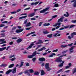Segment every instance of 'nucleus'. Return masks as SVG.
Masks as SVG:
<instances>
[{
  "instance_id": "nucleus-1",
  "label": "nucleus",
  "mask_w": 76,
  "mask_h": 76,
  "mask_svg": "<svg viewBox=\"0 0 76 76\" xmlns=\"http://www.w3.org/2000/svg\"><path fill=\"white\" fill-rule=\"evenodd\" d=\"M71 37L70 36H68V38L69 39H71L72 38H74V35H76V32H73L71 34Z\"/></svg>"
},
{
  "instance_id": "nucleus-2",
  "label": "nucleus",
  "mask_w": 76,
  "mask_h": 76,
  "mask_svg": "<svg viewBox=\"0 0 76 76\" xmlns=\"http://www.w3.org/2000/svg\"><path fill=\"white\" fill-rule=\"evenodd\" d=\"M45 68L46 69H47V71H50L51 69L49 66V63H46L45 65Z\"/></svg>"
},
{
  "instance_id": "nucleus-3",
  "label": "nucleus",
  "mask_w": 76,
  "mask_h": 76,
  "mask_svg": "<svg viewBox=\"0 0 76 76\" xmlns=\"http://www.w3.org/2000/svg\"><path fill=\"white\" fill-rule=\"evenodd\" d=\"M48 9H49V8H46L45 9H43L42 10L40 11L39 12L40 13H45V12L47 11Z\"/></svg>"
},
{
  "instance_id": "nucleus-4",
  "label": "nucleus",
  "mask_w": 76,
  "mask_h": 76,
  "mask_svg": "<svg viewBox=\"0 0 76 76\" xmlns=\"http://www.w3.org/2000/svg\"><path fill=\"white\" fill-rule=\"evenodd\" d=\"M62 59L61 58H60V57H58V58H57L56 60V61L57 63H61L62 62Z\"/></svg>"
},
{
  "instance_id": "nucleus-5",
  "label": "nucleus",
  "mask_w": 76,
  "mask_h": 76,
  "mask_svg": "<svg viewBox=\"0 0 76 76\" xmlns=\"http://www.w3.org/2000/svg\"><path fill=\"white\" fill-rule=\"evenodd\" d=\"M23 73H24L25 75L27 74V76H31V74H30V73L29 72V71L28 70H26L24 72H23Z\"/></svg>"
},
{
  "instance_id": "nucleus-6",
  "label": "nucleus",
  "mask_w": 76,
  "mask_h": 76,
  "mask_svg": "<svg viewBox=\"0 0 76 76\" xmlns=\"http://www.w3.org/2000/svg\"><path fill=\"white\" fill-rule=\"evenodd\" d=\"M74 3L73 4V6L74 7H76V0H73L71 1V3H73L74 2Z\"/></svg>"
},
{
  "instance_id": "nucleus-7",
  "label": "nucleus",
  "mask_w": 76,
  "mask_h": 76,
  "mask_svg": "<svg viewBox=\"0 0 76 76\" xmlns=\"http://www.w3.org/2000/svg\"><path fill=\"white\" fill-rule=\"evenodd\" d=\"M23 30H24V29H18L15 31V32L16 33H20V32H22Z\"/></svg>"
},
{
  "instance_id": "nucleus-8",
  "label": "nucleus",
  "mask_w": 76,
  "mask_h": 76,
  "mask_svg": "<svg viewBox=\"0 0 76 76\" xmlns=\"http://www.w3.org/2000/svg\"><path fill=\"white\" fill-rule=\"evenodd\" d=\"M39 60L40 61H44L45 60V59L44 57L40 58L39 59Z\"/></svg>"
},
{
  "instance_id": "nucleus-9",
  "label": "nucleus",
  "mask_w": 76,
  "mask_h": 76,
  "mask_svg": "<svg viewBox=\"0 0 76 76\" xmlns=\"http://www.w3.org/2000/svg\"><path fill=\"white\" fill-rule=\"evenodd\" d=\"M64 61H62V63H60V64L58 65V67H63V64H64Z\"/></svg>"
},
{
  "instance_id": "nucleus-10",
  "label": "nucleus",
  "mask_w": 76,
  "mask_h": 76,
  "mask_svg": "<svg viewBox=\"0 0 76 76\" xmlns=\"http://www.w3.org/2000/svg\"><path fill=\"white\" fill-rule=\"evenodd\" d=\"M12 70L13 69H9L6 72V74L7 75L9 74V73H11V72H12Z\"/></svg>"
},
{
  "instance_id": "nucleus-11",
  "label": "nucleus",
  "mask_w": 76,
  "mask_h": 76,
  "mask_svg": "<svg viewBox=\"0 0 76 76\" xmlns=\"http://www.w3.org/2000/svg\"><path fill=\"white\" fill-rule=\"evenodd\" d=\"M35 12H33L31 14L28 15V17H30V18H31V17H33L34 16H35Z\"/></svg>"
},
{
  "instance_id": "nucleus-12",
  "label": "nucleus",
  "mask_w": 76,
  "mask_h": 76,
  "mask_svg": "<svg viewBox=\"0 0 76 76\" xmlns=\"http://www.w3.org/2000/svg\"><path fill=\"white\" fill-rule=\"evenodd\" d=\"M42 43H43V42H42V41L41 39H39L38 40V42H37L36 44L38 45L40 44H42Z\"/></svg>"
},
{
  "instance_id": "nucleus-13",
  "label": "nucleus",
  "mask_w": 76,
  "mask_h": 76,
  "mask_svg": "<svg viewBox=\"0 0 76 76\" xmlns=\"http://www.w3.org/2000/svg\"><path fill=\"white\" fill-rule=\"evenodd\" d=\"M60 25H61V23H57L55 24V25H53V26H60Z\"/></svg>"
},
{
  "instance_id": "nucleus-14",
  "label": "nucleus",
  "mask_w": 76,
  "mask_h": 76,
  "mask_svg": "<svg viewBox=\"0 0 76 76\" xmlns=\"http://www.w3.org/2000/svg\"><path fill=\"white\" fill-rule=\"evenodd\" d=\"M63 18H64L63 17L61 18L58 20V22H62L63 21Z\"/></svg>"
},
{
  "instance_id": "nucleus-15",
  "label": "nucleus",
  "mask_w": 76,
  "mask_h": 76,
  "mask_svg": "<svg viewBox=\"0 0 76 76\" xmlns=\"http://www.w3.org/2000/svg\"><path fill=\"white\" fill-rule=\"evenodd\" d=\"M12 72L13 74L16 73V67H15L14 68Z\"/></svg>"
},
{
  "instance_id": "nucleus-16",
  "label": "nucleus",
  "mask_w": 76,
  "mask_h": 76,
  "mask_svg": "<svg viewBox=\"0 0 76 76\" xmlns=\"http://www.w3.org/2000/svg\"><path fill=\"white\" fill-rule=\"evenodd\" d=\"M22 41V39H18V40H16V42L17 43H20Z\"/></svg>"
},
{
  "instance_id": "nucleus-17",
  "label": "nucleus",
  "mask_w": 76,
  "mask_h": 76,
  "mask_svg": "<svg viewBox=\"0 0 76 76\" xmlns=\"http://www.w3.org/2000/svg\"><path fill=\"white\" fill-rule=\"evenodd\" d=\"M34 45V43H32L31 44V45L29 46V47L27 48V49H30L32 48V46Z\"/></svg>"
},
{
  "instance_id": "nucleus-18",
  "label": "nucleus",
  "mask_w": 76,
  "mask_h": 76,
  "mask_svg": "<svg viewBox=\"0 0 76 76\" xmlns=\"http://www.w3.org/2000/svg\"><path fill=\"white\" fill-rule=\"evenodd\" d=\"M41 76H43V75H45V72H44V70H42L41 72Z\"/></svg>"
},
{
  "instance_id": "nucleus-19",
  "label": "nucleus",
  "mask_w": 76,
  "mask_h": 76,
  "mask_svg": "<svg viewBox=\"0 0 76 76\" xmlns=\"http://www.w3.org/2000/svg\"><path fill=\"white\" fill-rule=\"evenodd\" d=\"M6 49V47H4L2 48H0V51H3V50H4Z\"/></svg>"
},
{
  "instance_id": "nucleus-20",
  "label": "nucleus",
  "mask_w": 76,
  "mask_h": 76,
  "mask_svg": "<svg viewBox=\"0 0 76 76\" xmlns=\"http://www.w3.org/2000/svg\"><path fill=\"white\" fill-rule=\"evenodd\" d=\"M43 34H44V35H45V34H49L50 32H48L47 30H46L45 31H43Z\"/></svg>"
},
{
  "instance_id": "nucleus-21",
  "label": "nucleus",
  "mask_w": 76,
  "mask_h": 76,
  "mask_svg": "<svg viewBox=\"0 0 76 76\" xmlns=\"http://www.w3.org/2000/svg\"><path fill=\"white\" fill-rule=\"evenodd\" d=\"M37 53V51H34L32 54V55H32V56L33 57H35V56H37V54H36Z\"/></svg>"
},
{
  "instance_id": "nucleus-22",
  "label": "nucleus",
  "mask_w": 76,
  "mask_h": 76,
  "mask_svg": "<svg viewBox=\"0 0 76 76\" xmlns=\"http://www.w3.org/2000/svg\"><path fill=\"white\" fill-rule=\"evenodd\" d=\"M66 13L67 15L66 14H64V16H65V17H68V16H69V13H68V12H66Z\"/></svg>"
},
{
  "instance_id": "nucleus-23",
  "label": "nucleus",
  "mask_w": 76,
  "mask_h": 76,
  "mask_svg": "<svg viewBox=\"0 0 76 76\" xmlns=\"http://www.w3.org/2000/svg\"><path fill=\"white\" fill-rule=\"evenodd\" d=\"M27 17V15L24 16L23 17H19V19H25V18H26Z\"/></svg>"
},
{
  "instance_id": "nucleus-24",
  "label": "nucleus",
  "mask_w": 76,
  "mask_h": 76,
  "mask_svg": "<svg viewBox=\"0 0 76 76\" xmlns=\"http://www.w3.org/2000/svg\"><path fill=\"white\" fill-rule=\"evenodd\" d=\"M26 27H28V26H31V23L30 22H28L26 25Z\"/></svg>"
},
{
  "instance_id": "nucleus-25",
  "label": "nucleus",
  "mask_w": 76,
  "mask_h": 76,
  "mask_svg": "<svg viewBox=\"0 0 76 76\" xmlns=\"http://www.w3.org/2000/svg\"><path fill=\"white\" fill-rule=\"evenodd\" d=\"M47 37L48 38H52L53 37V34H49L47 35Z\"/></svg>"
},
{
  "instance_id": "nucleus-26",
  "label": "nucleus",
  "mask_w": 76,
  "mask_h": 76,
  "mask_svg": "<svg viewBox=\"0 0 76 76\" xmlns=\"http://www.w3.org/2000/svg\"><path fill=\"white\" fill-rule=\"evenodd\" d=\"M28 72H29V73H33V72H34V70L33 69H31L28 70Z\"/></svg>"
},
{
  "instance_id": "nucleus-27",
  "label": "nucleus",
  "mask_w": 76,
  "mask_h": 76,
  "mask_svg": "<svg viewBox=\"0 0 76 76\" xmlns=\"http://www.w3.org/2000/svg\"><path fill=\"white\" fill-rule=\"evenodd\" d=\"M23 63H24V62L22 61L21 62V64H20V65L19 68H20V67H22V66L23 65Z\"/></svg>"
},
{
  "instance_id": "nucleus-28",
  "label": "nucleus",
  "mask_w": 76,
  "mask_h": 76,
  "mask_svg": "<svg viewBox=\"0 0 76 76\" xmlns=\"http://www.w3.org/2000/svg\"><path fill=\"white\" fill-rule=\"evenodd\" d=\"M56 53H51L50 55L49 56L50 57H53V56H56Z\"/></svg>"
},
{
  "instance_id": "nucleus-29",
  "label": "nucleus",
  "mask_w": 76,
  "mask_h": 76,
  "mask_svg": "<svg viewBox=\"0 0 76 76\" xmlns=\"http://www.w3.org/2000/svg\"><path fill=\"white\" fill-rule=\"evenodd\" d=\"M14 65H15V64H11L9 66V68H12V67H13V66H14Z\"/></svg>"
},
{
  "instance_id": "nucleus-30",
  "label": "nucleus",
  "mask_w": 76,
  "mask_h": 76,
  "mask_svg": "<svg viewBox=\"0 0 76 76\" xmlns=\"http://www.w3.org/2000/svg\"><path fill=\"white\" fill-rule=\"evenodd\" d=\"M59 6V5H58V4H55V5H54V7H58Z\"/></svg>"
},
{
  "instance_id": "nucleus-31",
  "label": "nucleus",
  "mask_w": 76,
  "mask_h": 76,
  "mask_svg": "<svg viewBox=\"0 0 76 76\" xmlns=\"http://www.w3.org/2000/svg\"><path fill=\"white\" fill-rule=\"evenodd\" d=\"M39 72H35L34 74V75H39Z\"/></svg>"
},
{
  "instance_id": "nucleus-32",
  "label": "nucleus",
  "mask_w": 76,
  "mask_h": 76,
  "mask_svg": "<svg viewBox=\"0 0 76 76\" xmlns=\"http://www.w3.org/2000/svg\"><path fill=\"white\" fill-rule=\"evenodd\" d=\"M72 75H74V74L75 73H76V68H75V69H74L72 70Z\"/></svg>"
},
{
  "instance_id": "nucleus-33",
  "label": "nucleus",
  "mask_w": 76,
  "mask_h": 76,
  "mask_svg": "<svg viewBox=\"0 0 76 76\" xmlns=\"http://www.w3.org/2000/svg\"><path fill=\"white\" fill-rule=\"evenodd\" d=\"M74 26H75V25H71L69 27V29H70L72 28H73Z\"/></svg>"
},
{
  "instance_id": "nucleus-34",
  "label": "nucleus",
  "mask_w": 76,
  "mask_h": 76,
  "mask_svg": "<svg viewBox=\"0 0 76 76\" xmlns=\"http://www.w3.org/2000/svg\"><path fill=\"white\" fill-rule=\"evenodd\" d=\"M27 58H33V56H32V55H28V56Z\"/></svg>"
},
{
  "instance_id": "nucleus-35",
  "label": "nucleus",
  "mask_w": 76,
  "mask_h": 76,
  "mask_svg": "<svg viewBox=\"0 0 76 76\" xmlns=\"http://www.w3.org/2000/svg\"><path fill=\"white\" fill-rule=\"evenodd\" d=\"M16 13L17 12L16 11L12 12H10L11 15H12H12H14V14H16Z\"/></svg>"
},
{
  "instance_id": "nucleus-36",
  "label": "nucleus",
  "mask_w": 76,
  "mask_h": 76,
  "mask_svg": "<svg viewBox=\"0 0 76 76\" xmlns=\"http://www.w3.org/2000/svg\"><path fill=\"white\" fill-rule=\"evenodd\" d=\"M73 44V43H72L69 44L67 46H69V47H72Z\"/></svg>"
},
{
  "instance_id": "nucleus-37",
  "label": "nucleus",
  "mask_w": 76,
  "mask_h": 76,
  "mask_svg": "<svg viewBox=\"0 0 76 76\" xmlns=\"http://www.w3.org/2000/svg\"><path fill=\"white\" fill-rule=\"evenodd\" d=\"M69 51V50H66V51H63L62 52V54H65V53H66L67 52H68Z\"/></svg>"
},
{
  "instance_id": "nucleus-38",
  "label": "nucleus",
  "mask_w": 76,
  "mask_h": 76,
  "mask_svg": "<svg viewBox=\"0 0 76 76\" xmlns=\"http://www.w3.org/2000/svg\"><path fill=\"white\" fill-rule=\"evenodd\" d=\"M58 33L55 34L54 35L53 37H57V35H58Z\"/></svg>"
},
{
  "instance_id": "nucleus-39",
  "label": "nucleus",
  "mask_w": 76,
  "mask_h": 76,
  "mask_svg": "<svg viewBox=\"0 0 76 76\" xmlns=\"http://www.w3.org/2000/svg\"><path fill=\"white\" fill-rule=\"evenodd\" d=\"M62 70H63V69H60L59 70H58V71L57 72V73H60V72H61V71H62Z\"/></svg>"
},
{
  "instance_id": "nucleus-40",
  "label": "nucleus",
  "mask_w": 76,
  "mask_h": 76,
  "mask_svg": "<svg viewBox=\"0 0 76 76\" xmlns=\"http://www.w3.org/2000/svg\"><path fill=\"white\" fill-rule=\"evenodd\" d=\"M69 26L70 25H68L66 26H64V27L65 29H67V28H69Z\"/></svg>"
},
{
  "instance_id": "nucleus-41",
  "label": "nucleus",
  "mask_w": 76,
  "mask_h": 76,
  "mask_svg": "<svg viewBox=\"0 0 76 76\" xmlns=\"http://www.w3.org/2000/svg\"><path fill=\"white\" fill-rule=\"evenodd\" d=\"M21 10H22V9H19L18 10H17L16 12H20V11H21Z\"/></svg>"
},
{
  "instance_id": "nucleus-42",
  "label": "nucleus",
  "mask_w": 76,
  "mask_h": 76,
  "mask_svg": "<svg viewBox=\"0 0 76 76\" xmlns=\"http://www.w3.org/2000/svg\"><path fill=\"white\" fill-rule=\"evenodd\" d=\"M5 25L3 24H1L0 25V28H1V27H3V26H4Z\"/></svg>"
},
{
  "instance_id": "nucleus-43",
  "label": "nucleus",
  "mask_w": 76,
  "mask_h": 76,
  "mask_svg": "<svg viewBox=\"0 0 76 76\" xmlns=\"http://www.w3.org/2000/svg\"><path fill=\"white\" fill-rule=\"evenodd\" d=\"M16 29V26H15L12 28V30H15V29Z\"/></svg>"
},
{
  "instance_id": "nucleus-44",
  "label": "nucleus",
  "mask_w": 76,
  "mask_h": 76,
  "mask_svg": "<svg viewBox=\"0 0 76 76\" xmlns=\"http://www.w3.org/2000/svg\"><path fill=\"white\" fill-rule=\"evenodd\" d=\"M31 20H36V18H31Z\"/></svg>"
},
{
  "instance_id": "nucleus-45",
  "label": "nucleus",
  "mask_w": 76,
  "mask_h": 76,
  "mask_svg": "<svg viewBox=\"0 0 76 76\" xmlns=\"http://www.w3.org/2000/svg\"><path fill=\"white\" fill-rule=\"evenodd\" d=\"M27 22H28V19H26L24 21V23L25 24H26V23H27Z\"/></svg>"
},
{
  "instance_id": "nucleus-46",
  "label": "nucleus",
  "mask_w": 76,
  "mask_h": 76,
  "mask_svg": "<svg viewBox=\"0 0 76 76\" xmlns=\"http://www.w3.org/2000/svg\"><path fill=\"white\" fill-rule=\"evenodd\" d=\"M57 15H56L52 16V18H57Z\"/></svg>"
},
{
  "instance_id": "nucleus-47",
  "label": "nucleus",
  "mask_w": 76,
  "mask_h": 76,
  "mask_svg": "<svg viewBox=\"0 0 76 76\" xmlns=\"http://www.w3.org/2000/svg\"><path fill=\"white\" fill-rule=\"evenodd\" d=\"M35 60H36V58H33L32 61H33V62H35Z\"/></svg>"
},
{
  "instance_id": "nucleus-48",
  "label": "nucleus",
  "mask_w": 76,
  "mask_h": 76,
  "mask_svg": "<svg viewBox=\"0 0 76 76\" xmlns=\"http://www.w3.org/2000/svg\"><path fill=\"white\" fill-rule=\"evenodd\" d=\"M15 59H16V58H15V57L13 58H12V59H10L11 60V61H14V60H15Z\"/></svg>"
},
{
  "instance_id": "nucleus-49",
  "label": "nucleus",
  "mask_w": 76,
  "mask_h": 76,
  "mask_svg": "<svg viewBox=\"0 0 76 76\" xmlns=\"http://www.w3.org/2000/svg\"><path fill=\"white\" fill-rule=\"evenodd\" d=\"M13 42H9V44L11 45H13Z\"/></svg>"
},
{
  "instance_id": "nucleus-50",
  "label": "nucleus",
  "mask_w": 76,
  "mask_h": 76,
  "mask_svg": "<svg viewBox=\"0 0 76 76\" xmlns=\"http://www.w3.org/2000/svg\"><path fill=\"white\" fill-rule=\"evenodd\" d=\"M42 24V22H40L39 23V26H41V25Z\"/></svg>"
},
{
  "instance_id": "nucleus-51",
  "label": "nucleus",
  "mask_w": 76,
  "mask_h": 76,
  "mask_svg": "<svg viewBox=\"0 0 76 76\" xmlns=\"http://www.w3.org/2000/svg\"><path fill=\"white\" fill-rule=\"evenodd\" d=\"M73 49H74L73 48L71 47L70 48H69V51H72V50H73Z\"/></svg>"
},
{
  "instance_id": "nucleus-52",
  "label": "nucleus",
  "mask_w": 76,
  "mask_h": 76,
  "mask_svg": "<svg viewBox=\"0 0 76 76\" xmlns=\"http://www.w3.org/2000/svg\"><path fill=\"white\" fill-rule=\"evenodd\" d=\"M70 70H66L64 72L65 73H69L70 72Z\"/></svg>"
},
{
  "instance_id": "nucleus-53",
  "label": "nucleus",
  "mask_w": 76,
  "mask_h": 76,
  "mask_svg": "<svg viewBox=\"0 0 76 76\" xmlns=\"http://www.w3.org/2000/svg\"><path fill=\"white\" fill-rule=\"evenodd\" d=\"M64 29V27H61L59 29V30L61 31V30H63Z\"/></svg>"
},
{
  "instance_id": "nucleus-54",
  "label": "nucleus",
  "mask_w": 76,
  "mask_h": 76,
  "mask_svg": "<svg viewBox=\"0 0 76 76\" xmlns=\"http://www.w3.org/2000/svg\"><path fill=\"white\" fill-rule=\"evenodd\" d=\"M39 3V2L38 1V2H36L34 3V4L35 5H37V4H38Z\"/></svg>"
},
{
  "instance_id": "nucleus-55",
  "label": "nucleus",
  "mask_w": 76,
  "mask_h": 76,
  "mask_svg": "<svg viewBox=\"0 0 76 76\" xmlns=\"http://www.w3.org/2000/svg\"><path fill=\"white\" fill-rule=\"evenodd\" d=\"M26 66H29V64L28 63H26Z\"/></svg>"
},
{
  "instance_id": "nucleus-56",
  "label": "nucleus",
  "mask_w": 76,
  "mask_h": 76,
  "mask_svg": "<svg viewBox=\"0 0 76 76\" xmlns=\"http://www.w3.org/2000/svg\"><path fill=\"white\" fill-rule=\"evenodd\" d=\"M69 68H70V66H66L65 67L66 69H69Z\"/></svg>"
},
{
  "instance_id": "nucleus-57",
  "label": "nucleus",
  "mask_w": 76,
  "mask_h": 76,
  "mask_svg": "<svg viewBox=\"0 0 76 76\" xmlns=\"http://www.w3.org/2000/svg\"><path fill=\"white\" fill-rule=\"evenodd\" d=\"M31 9L30 7L27 8H26L24 10H29V9Z\"/></svg>"
},
{
  "instance_id": "nucleus-58",
  "label": "nucleus",
  "mask_w": 76,
  "mask_h": 76,
  "mask_svg": "<svg viewBox=\"0 0 76 76\" xmlns=\"http://www.w3.org/2000/svg\"><path fill=\"white\" fill-rule=\"evenodd\" d=\"M74 52V50H70V52L69 53L70 54H72V53H73V52Z\"/></svg>"
},
{
  "instance_id": "nucleus-59",
  "label": "nucleus",
  "mask_w": 76,
  "mask_h": 76,
  "mask_svg": "<svg viewBox=\"0 0 76 76\" xmlns=\"http://www.w3.org/2000/svg\"><path fill=\"white\" fill-rule=\"evenodd\" d=\"M43 50V49H42V48H40L39 50H38V51H42Z\"/></svg>"
},
{
  "instance_id": "nucleus-60",
  "label": "nucleus",
  "mask_w": 76,
  "mask_h": 76,
  "mask_svg": "<svg viewBox=\"0 0 76 76\" xmlns=\"http://www.w3.org/2000/svg\"><path fill=\"white\" fill-rule=\"evenodd\" d=\"M72 23H76V20H72Z\"/></svg>"
},
{
  "instance_id": "nucleus-61",
  "label": "nucleus",
  "mask_w": 76,
  "mask_h": 76,
  "mask_svg": "<svg viewBox=\"0 0 76 76\" xmlns=\"http://www.w3.org/2000/svg\"><path fill=\"white\" fill-rule=\"evenodd\" d=\"M17 28H18V29H21L22 27H21V26H17Z\"/></svg>"
},
{
  "instance_id": "nucleus-62",
  "label": "nucleus",
  "mask_w": 76,
  "mask_h": 76,
  "mask_svg": "<svg viewBox=\"0 0 76 76\" xmlns=\"http://www.w3.org/2000/svg\"><path fill=\"white\" fill-rule=\"evenodd\" d=\"M4 41V39H0V42H2Z\"/></svg>"
},
{
  "instance_id": "nucleus-63",
  "label": "nucleus",
  "mask_w": 76,
  "mask_h": 76,
  "mask_svg": "<svg viewBox=\"0 0 76 76\" xmlns=\"http://www.w3.org/2000/svg\"><path fill=\"white\" fill-rule=\"evenodd\" d=\"M17 37H12V39H17Z\"/></svg>"
},
{
  "instance_id": "nucleus-64",
  "label": "nucleus",
  "mask_w": 76,
  "mask_h": 76,
  "mask_svg": "<svg viewBox=\"0 0 76 76\" xmlns=\"http://www.w3.org/2000/svg\"><path fill=\"white\" fill-rule=\"evenodd\" d=\"M55 30H56V28H54L52 29L51 31H55Z\"/></svg>"
}]
</instances>
